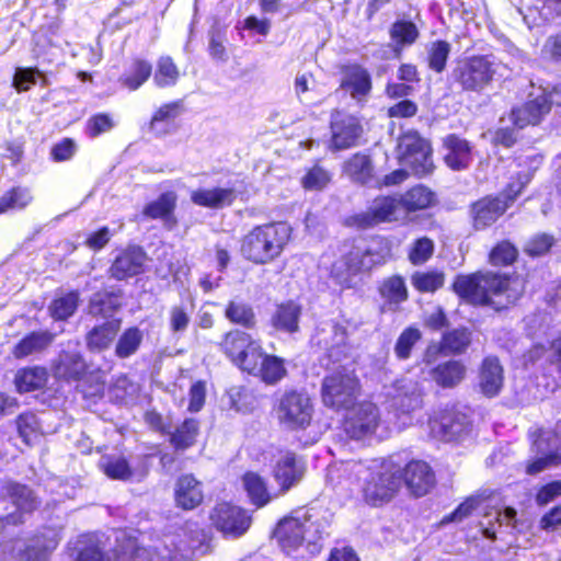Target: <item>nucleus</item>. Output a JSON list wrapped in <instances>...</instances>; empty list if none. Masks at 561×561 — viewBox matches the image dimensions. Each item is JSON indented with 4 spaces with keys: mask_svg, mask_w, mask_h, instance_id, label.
I'll return each instance as SVG.
<instances>
[{
    "mask_svg": "<svg viewBox=\"0 0 561 561\" xmlns=\"http://www.w3.org/2000/svg\"><path fill=\"white\" fill-rule=\"evenodd\" d=\"M379 294L385 301L382 309L386 306L391 309L404 302L408 299V288L403 277L392 275L383 279L379 286Z\"/></svg>",
    "mask_w": 561,
    "mask_h": 561,
    "instance_id": "c9c22d12",
    "label": "nucleus"
},
{
    "mask_svg": "<svg viewBox=\"0 0 561 561\" xmlns=\"http://www.w3.org/2000/svg\"><path fill=\"white\" fill-rule=\"evenodd\" d=\"M2 489L20 512L30 513L38 506L37 496L25 485L7 482Z\"/></svg>",
    "mask_w": 561,
    "mask_h": 561,
    "instance_id": "a19ab883",
    "label": "nucleus"
},
{
    "mask_svg": "<svg viewBox=\"0 0 561 561\" xmlns=\"http://www.w3.org/2000/svg\"><path fill=\"white\" fill-rule=\"evenodd\" d=\"M78 543L79 552L76 561H108L92 537L82 536Z\"/></svg>",
    "mask_w": 561,
    "mask_h": 561,
    "instance_id": "e2e57ef3",
    "label": "nucleus"
},
{
    "mask_svg": "<svg viewBox=\"0 0 561 561\" xmlns=\"http://www.w3.org/2000/svg\"><path fill=\"white\" fill-rule=\"evenodd\" d=\"M15 423L19 435L25 444L31 445L39 437L41 426L34 413L25 412L20 414Z\"/></svg>",
    "mask_w": 561,
    "mask_h": 561,
    "instance_id": "5fc2aeb1",
    "label": "nucleus"
},
{
    "mask_svg": "<svg viewBox=\"0 0 561 561\" xmlns=\"http://www.w3.org/2000/svg\"><path fill=\"white\" fill-rule=\"evenodd\" d=\"M470 343V333L466 329H456L443 337V346L450 352H462Z\"/></svg>",
    "mask_w": 561,
    "mask_h": 561,
    "instance_id": "69168bd1",
    "label": "nucleus"
},
{
    "mask_svg": "<svg viewBox=\"0 0 561 561\" xmlns=\"http://www.w3.org/2000/svg\"><path fill=\"white\" fill-rule=\"evenodd\" d=\"M144 340L142 331L137 327L126 329L117 340L115 354L119 358H128L140 347Z\"/></svg>",
    "mask_w": 561,
    "mask_h": 561,
    "instance_id": "de8ad7c7",
    "label": "nucleus"
},
{
    "mask_svg": "<svg viewBox=\"0 0 561 561\" xmlns=\"http://www.w3.org/2000/svg\"><path fill=\"white\" fill-rule=\"evenodd\" d=\"M554 239L552 236L541 233L533 237L525 245V252L531 256H540L546 254L553 245Z\"/></svg>",
    "mask_w": 561,
    "mask_h": 561,
    "instance_id": "774afa93",
    "label": "nucleus"
},
{
    "mask_svg": "<svg viewBox=\"0 0 561 561\" xmlns=\"http://www.w3.org/2000/svg\"><path fill=\"white\" fill-rule=\"evenodd\" d=\"M466 375V367L458 360H448L431 370L435 382L443 388L457 386Z\"/></svg>",
    "mask_w": 561,
    "mask_h": 561,
    "instance_id": "e433bc0d",
    "label": "nucleus"
},
{
    "mask_svg": "<svg viewBox=\"0 0 561 561\" xmlns=\"http://www.w3.org/2000/svg\"><path fill=\"white\" fill-rule=\"evenodd\" d=\"M445 274L439 271L415 272L411 277L413 287L421 293H433L443 287Z\"/></svg>",
    "mask_w": 561,
    "mask_h": 561,
    "instance_id": "603ef678",
    "label": "nucleus"
},
{
    "mask_svg": "<svg viewBox=\"0 0 561 561\" xmlns=\"http://www.w3.org/2000/svg\"><path fill=\"white\" fill-rule=\"evenodd\" d=\"M359 394V381L353 370L341 367L322 380L321 396L325 407L347 410Z\"/></svg>",
    "mask_w": 561,
    "mask_h": 561,
    "instance_id": "6e6552de",
    "label": "nucleus"
},
{
    "mask_svg": "<svg viewBox=\"0 0 561 561\" xmlns=\"http://www.w3.org/2000/svg\"><path fill=\"white\" fill-rule=\"evenodd\" d=\"M99 466L111 479L127 480L131 477V469L124 457L113 455L102 456Z\"/></svg>",
    "mask_w": 561,
    "mask_h": 561,
    "instance_id": "09e8293b",
    "label": "nucleus"
},
{
    "mask_svg": "<svg viewBox=\"0 0 561 561\" xmlns=\"http://www.w3.org/2000/svg\"><path fill=\"white\" fill-rule=\"evenodd\" d=\"M497 65L491 55H473L456 60L451 79L461 90L481 92L491 84Z\"/></svg>",
    "mask_w": 561,
    "mask_h": 561,
    "instance_id": "0eeeda50",
    "label": "nucleus"
},
{
    "mask_svg": "<svg viewBox=\"0 0 561 561\" xmlns=\"http://www.w3.org/2000/svg\"><path fill=\"white\" fill-rule=\"evenodd\" d=\"M224 352L231 360L245 371V362L253 354V359L260 355L261 345L250 334L236 330L226 334L221 344Z\"/></svg>",
    "mask_w": 561,
    "mask_h": 561,
    "instance_id": "f3484780",
    "label": "nucleus"
},
{
    "mask_svg": "<svg viewBox=\"0 0 561 561\" xmlns=\"http://www.w3.org/2000/svg\"><path fill=\"white\" fill-rule=\"evenodd\" d=\"M146 262V253L137 247L122 251L110 267L111 276L122 280L142 272Z\"/></svg>",
    "mask_w": 561,
    "mask_h": 561,
    "instance_id": "b1692460",
    "label": "nucleus"
},
{
    "mask_svg": "<svg viewBox=\"0 0 561 561\" xmlns=\"http://www.w3.org/2000/svg\"><path fill=\"white\" fill-rule=\"evenodd\" d=\"M183 113L181 101H173L161 105L152 115L150 130L158 135H165L171 130L175 119Z\"/></svg>",
    "mask_w": 561,
    "mask_h": 561,
    "instance_id": "f704fd0d",
    "label": "nucleus"
},
{
    "mask_svg": "<svg viewBox=\"0 0 561 561\" xmlns=\"http://www.w3.org/2000/svg\"><path fill=\"white\" fill-rule=\"evenodd\" d=\"M198 433V423L194 419L185 420L171 435V443L178 449L192 446Z\"/></svg>",
    "mask_w": 561,
    "mask_h": 561,
    "instance_id": "6e6d98bb",
    "label": "nucleus"
},
{
    "mask_svg": "<svg viewBox=\"0 0 561 561\" xmlns=\"http://www.w3.org/2000/svg\"><path fill=\"white\" fill-rule=\"evenodd\" d=\"M534 445L537 451L543 454L545 457H540L527 466L528 474L539 473L547 467L557 465L561 461V456L557 453H552V450L557 449L559 446L557 438L552 437V433L541 432Z\"/></svg>",
    "mask_w": 561,
    "mask_h": 561,
    "instance_id": "bb28decb",
    "label": "nucleus"
},
{
    "mask_svg": "<svg viewBox=\"0 0 561 561\" xmlns=\"http://www.w3.org/2000/svg\"><path fill=\"white\" fill-rule=\"evenodd\" d=\"M422 339V332L416 327L405 328L397 339L393 352L396 356L405 360L411 357L412 350Z\"/></svg>",
    "mask_w": 561,
    "mask_h": 561,
    "instance_id": "8fccbe9b",
    "label": "nucleus"
},
{
    "mask_svg": "<svg viewBox=\"0 0 561 561\" xmlns=\"http://www.w3.org/2000/svg\"><path fill=\"white\" fill-rule=\"evenodd\" d=\"M531 179L530 173L518 174L516 181L511 182L502 196L485 197L472 205L471 214L477 229H483L497 220L507 209Z\"/></svg>",
    "mask_w": 561,
    "mask_h": 561,
    "instance_id": "1a4fd4ad",
    "label": "nucleus"
},
{
    "mask_svg": "<svg viewBox=\"0 0 561 561\" xmlns=\"http://www.w3.org/2000/svg\"><path fill=\"white\" fill-rule=\"evenodd\" d=\"M176 199L178 197L174 192L163 193L145 207L144 215L151 219H161L168 228H173L176 224V219L173 216Z\"/></svg>",
    "mask_w": 561,
    "mask_h": 561,
    "instance_id": "2f4dec72",
    "label": "nucleus"
},
{
    "mask_svg": "<svg viewBox=\"0 0 561 561\" xmlns=\"http://www.w3.org/2000/svg\"><path fill=\"white\" fill-rule=\"evenodd\" d=\"M380 424V414L376 404L362 402L347 409L344 431L354 439H362L374 434Z\"/></svg>",
    "mask_w": 561,
    "mask_h": 561,
    "instance_id": "2eb2a0df",
    "label": "nucleus"
},
{
    "mask_svg": "<svg viewBox=\"0 0 561 561\" xmlns=\"http://www.w3.org/2000/svg\"><path fill=\"white\" fill-rule=\"evenodd\" d=\"M344 173L352 181L365 184L373 178V164L368 156L355 153L344 163Z\"/></svg>",
    "mask_w": 561,
    "mask_h": 561,
    "instance_id": "79ce46f5",
    "label": "nucleus"
},
{
    "mask_svg": "<svg viewBox=\"0 0 561 561\" xmlns=\"http://www.w3.org/2000/svg\"><path fill=\"white\" fill-rule=\"evenodd\" d=\"M424 390L421 382L411 376L394 380L386 391V408L398 430L412 423V413L423 405Z\"/></svg>",
    "mask_w": 561,
    "mask_h": 561,
    "instance_id": "423d86ee",
    "label": "nucleus"
},
{
    "mask_svg": "<svg viewBox=\"0 0 561 561\" xmlns=\"http://www.w3.org/2000/svg\"><path fill=\"white\" fill-rule=\"evenodd\" d=\"M87 365L78 351H62L54 365V375L60 379H79L85 371Z\"/></svg>",
    "mask_w": 561,
    "mask_h": 561,
    "instance_id": "473e14b6",
    "label": "nucleus"
},
{
    "mask_svg": "<svg viewBox=\"0 0 561 561\" xmlns=\"http://www.w3.org/2000/svg\"><path fill=\"white\" fill-rule=\"evenodd\" d=\"M340 89L348 93L356 102H363L371 91L369 72L358 65L344 67Z\"/></svg>",
    "mask_w": 561,
    "mask_h": 561,
    "instance_id": "4be33fe9",
    "label": "nucleus"
},
{
    "mask_svg": "<svg viewBox=\"0 0 561 561\" xmlns=\"http://www.w3.org/2000/svg\"><path fill=\"white\" fill-rule=\"evenodd\" d=\"M243 488L253 505L261 508L268 504L273 496L267 490L266 481L255 472H247L242 477Z\"/></svg>",
    "mask_w": 561,
    "mask_h": 561,
    "instance_id": "58836bf2",
    "label": "nucleus"
},
{
    "mask_svg": "<svg viewBox=\"0 0 561 561\" xmlns=\"http://www.w3.org/2000/svg\"><path fill=\"white\" fill-rule=\"evenodd\" d=\"M433 253V240L427 237H422L411 244L408 257L413 265H422L432 257Z\"/></svg>",
    "mask_w": 561,
    "mask_h": 561,
    "instance_id": "680f3d73",
    "label": "nucleus"
},
{
    "mask_svg": "<svg viewBox=\"0 0 561 561\" xmlns=\"http://www.w3.org/2000/svg\"><path fill=\"white\" fill-rule=\"evenodd\" d=\"M331 131V147L342 150L356 145L363 128L356 117L336 113L332 116Z\"/></svg>",
    "mask_w": 561,
    "mask_h": 561,
    "instance_id": "6ab92c4d",
    "label": "nucleus"
},
{
    "mask_svg": "<svg viewBox=\"0 0 561 561\" xmlns=\"http://www.w3.org/2000/svg\"><path fill=\"white\" fill-rule=\"evenodd\" d=\"M412 495L421 497L426 495L435 485V474L425 461L413 460L407 463L401 471V480Z\"/></svg>",
    "mask_w": 561,
    "mask_h": 561,
    "instance_id": "a211bd4d",
    "label": "nucleus"
},
{
    "mask_svg": "<svg viewBox=\"0 0 561 561\" xmlns=\"http://www.w3.org/2000/svg\"><path fill=\"white\" fill-rule=\"evenodd\" d=\"M331 181V174L320 165L311 168L302 178L301 183L306 190H322Z\"/></svg>",
    "mask_w": 561,
    "mask_h": 561,
    "instance_id": "0e129e2a",
    "label": "nucleus"
},
{
    "mask_svg": "<svg viewBox=\"0 0 561 561\" xmlns=\"http://www.w3.org/2000/svg\"><path fill=\"white\" fill-rule=\"evenodd\" d=\"M390 36L398 45H412L419 37V31L410 21H397L390 28Z\"/></svg>",
    "mask_w": 561,
    "mask_h": 561,
    "instance_id": "bf43d9fd",
    "label": "nucleus"
},
{
    "mask_svg": "<svg viewBox=\"0 0 561 561\" xmlns=\"http://www.w3.org/2000/svg\"><path fill=\"white\" fill-rule=\"evenodd\" d=\"M119 307L118 298L112 294L98 293L90 301V313L94 316H111Z\"/></svg>",
    "mask_w": 561,
    "mask_h": 561,
    "instance_id": "052dcab7",
    "label": "nucleus"
},
{
    "mask_svg": "<svg viewBox=\"0 0 561 561\" xmlns=\"http://www.w3.org/2000/svg\"><path fill=\"white\" fill-rule=\"evenodd\" d=\"M328 481L335 488L351 489L360 484L363 500L371 506L390 502L401 488V466L392 458L368 461H344L331 465Z\"/></svg>",
    "mask_w": 561,
    "mask_h": 561,
    "instance_id": "f257e3e1",
    "label": "nucleus"
},
{
    "mask_svg": "<svg viewBox=\"0 0 561 561\" xmlns=\"http://www.w3.org/2000/svg\"><path fill=\"white\" fill-rule=\"evenodd\" d=\"M324 534V525L319 520H312L306 512H297L285 517L275 530L276 539L287 553L300 547H305L310 554L319 553Z\"/></svg>",
    "mask_w": 561,
    "mask_h": 561,
    "instance_id": "39448f33",
    "label": "nucleus"
},
{
    "mask_svg": "<svg viewBox=\"0 0 561 561\" xmlns=\"http://www.w3.org/2000/svg\"><path fill=\"white\" fill-rule=\"evenodd\" d=\"M485 520L482 522L483 534L490 539H495L496 526L515 527L516 511L512 507H506L504 511H495L492 514L485 515Z\"/></svg>",
    "mask_w": 561,
    "mask_h": 561,
    "instance_id": "a18cd8bd",
    "label": "nucleus"
},
{
    "mask_svg": "<svg viewBox=\"0 0 561 561\" xmlns=\"http://www.w3.org/2000/svg\"><path fill=\"white\" fill-rule=\"evenodd\" d=\"M60 536L56 529H47L32 542L16 539L5 545L11 561H46L57 547Z\"/></svg>",
    "mask_w": 561,
    "mask_h": 561,
    "instance_id": "ddd939ff",
    "label": "nucleus"
},
{
    "mask_svg": "<svg viewBox=\"0 0 561 561\" xmlns=\"http://www.w3.org/2000/svg\"><path fill=\"white\" fill-rule=\"evenodd\" d=\"M121 328V320L114 319L94 327L87 334V346L92 352H101L110 347Z\"/></svg>",
    "mask_w": 561,
    "mask_h": 561,
    "instance_id": "72a5a7b5",
    "label": "nucleus"
},
{
    "mask_svg": "<svg viewBox=\"0 0 561 561\" xmlns=\"http://www.w3.org/2000/svg\"><path fill=\"white\" fill-rule=\"evenodd\" d=\"M151 65L141 59L135 60L129 69L121 77L119 81L130 91L140 88L151 76Z\"/></svg>",
    "mask_w": 561,
    "mask_h": 561,
    "instance_id": "c03bdc74",
    "label": "nucleus"
},
{
    "mask_svg": "<svg viewBox=\"0 0 561 561\" xmlns=\"http://www.w3.org/2000/svg\"><path fill=\"white\" fill-rule=\"evenodd\" d=\"M517 257L516 248L510 242L499 243L490 253V262L493 265H508Z\"/></svg>",
    "mask_w": 561,
    "mask_h": 561,
    "instance_id": "338daca9",
    "label": "nucleus"
},
{
    "mask_svg": "<svg viewBox=\"0 0 561 561\" xmlns=\"http://www.w3.org/2000/svg\"><path fill=\"white\" fill-rule=\"evenodd\" d=\"M78 301L79 295L73 291L56 298L49 307L51 317L57 320H65L69 318L76 311Z\"/></svg>",
    "mask_w": 561,
    "mask_h": 561,
    "instance_id": "13d9d810",
    "label": "nucleus"
},
{
    "mask_svg": "<svg viewBox=\"0 0 561 561\" xmlns=\"http://www.w3.org/2000/svg\"><path fill=\"white\" fill-rule=\"evenodd\" d=\"M204 499L202 483L192 474H184L179 478L175 486L176 505L183 510L197 507Z\"/></svg>",
    "mask_w": 561,
    "mask_h": 561,
    "instance_id": "cd10ccee",
    "label": "nucleus"
},
{
    "mask_svg": "<svg viewBox=\"0 0 561 561\" xmlns=\"http://www.w3.org/2000/svg\"><path fill=\"white\" fill-rule=\"evenodd\" d=\"M430 431L433 437L440 440H454L467 432L468 423L466 417L454 412H445L428 421Z\"/></svg>",
    "mask_w": 561,
    "mask_h": 561,
    "instance_id": "5701e85b",
    "label": "nucleus"
},
{
    "mask_svg": "<svg viewBox=\"0 0 561 561\" xmlns=\"http://www.w3.org/2000/svg\"><path fill=\"white\" fill-rule=\"evenodd\" d=\"M182 534L168 535L163 539L162 546H157L153 549L135 547L134 542L128 543L130 554L124 552L121 556V561H180L184 558V552L195 548L193 538L183 539Z\"/></svg>",
    "mask_w": 561,
    "mask_h": 561,
    "instance_id": "9b49d317",
    "label": "nucleus"
},
{
    "mask_svg": "<svg viewBox=\"0 0 561 561\" xmlns=\"http://www.w3.org/2000/svg\"><path fill=\"white\" fill-rule=\"evenodd\" d=\"M301 306L293 300L276 306L271 318L273 328L285 333H295L299 330Z\"/></svg>",
    "mask_w": 561,
    "mask_h": 561,
    "instance_id": "7c9ffc66",
    "label": "nucleus"
},
{
    "mask_svg": "<svg viewBox=\"0 0 561 561\" xmlns=\"http://www.w3.org/2000/svg\"><path fill=\"white\" fill-rule=\"evenodd\" d=\"M433 193L421 185L414 186L405 194L398 196L404 216L410 211L428 207L433 202Z\"/></svg>",
    "mask_w": 561,
    "mask_h": 561,
    "instance_id": "37998d69",
    "label": "nucleus"
},
{
    "mask_svg": "<svg viewBox=\"0 0 561 561\" xmlns=\"http://www.w3.org/2000/svg\"><path fill=\"white\" fill-rule=\"evenodd\" d=\"M515 282L493 273L460 275L454 282V290L474 305H490L495 310L507 308L520 296Z\"/></svg>",
    "mask_w": 561,
    "mask_h": 561,
    "instance_id": "f03ea898",
    "label": "nucleus"
},
{
    "mask_svg": "<svg viewBox=\"0 0 561 561\" xmlns=\"http://www.w3.org/2000/svg\"><path fill=\"white\" fill-rule=\"evenodd\" d=\"M390 255V247L382 240L359 242L332 264L331 276L341 286L350 288L356 275L385 264Z\"/></svg>",
    "mask_w": 561,
    "mask_h": 561,
    "instance_id": "7ed1b4c3",
    "label": "nucleus"
},
{
    "mask_svg": "<svg viewBox=\"0 0 561 561\" xmlns=\"http://www.w3.org/2000/svg\"><path fill=\"white\" fill-rule=\"evenodd\" d=\"M226 318L232 323L252 328L255 323V314L250 305L242 301H230L225 310Z\"/></svg>",
    "mask_w": 561,
    "mask_h": 561,
    "instance_id": "3c124183",
    "label": "nucleus"
},
{
    "mask_svg": "<svg viewBox=\"0 0 561 561\" xmlns=\"http://www.w3.org/2000/svg\"><path fill=\"white\" fill-rule=\"evenodd\" d=\"M419 146V151L413 156L401 159V164L409 167L411 171L419 175H425L433 170L432 149L428 141L422 138L416 131H408L399 139V148H411Z\"/></svg>",
    "mask_w": 561,
    "mask_h": 561,
    "instance_id": "dca6fc26",
    "label": "nucleus"
},
{
    "mask_svg": "<svg viewBox=\"0 0 561 561\" xmlns=\"http://www.w3.org/2000/svg\"><path fill=\"white\" fill-rule=\"evenodd\" d=\"M33 197L27 188L15 187L0 197V214L25 208Z\"/></svg>",
    "mask_w": 561,
    "mask_h": 561,
    "instance_id": "864d4df0",
    "label": "nucleus"
},
{
    "mask_svg": "<svg viewBox=\"0 0 561 561\" xmlns=\"http://www.w3.org/2000/svg\"><path fill=\"white\" fill-rule=\"evenodd\" d=\"M450 50V44L445 41H435L431 43L427 48L428 67L440 73L446 67Z\"/></svg>",
    "mask_w": 561,
    "mask_h": 561,
    "instance_id": "4d7b16f0",
    "label": "nucleus"
},
{
    "mask_svg": "<svg viewBox=\"0 0 561 561\" xmlns=\"http://www.w3.org/2000/svg\"><path fill=\"white\" fill-rule=\"evenodd\" d=\"M444 160L446 164L456 171L467 169L472 162V148L470 144L455 134L447 135L443 139Z\"/></svg>",
    "mask_w": 561,
    "mask_h": 561,
    "instance_id": "393cba45",
    "label": "nucleus"
},
{
    "mask_svg": "<svg viewBox=\"0 0 561 561\" xmlns=\"http://www.w3.org/2000/svg\"><path fill=\"white\" fill-rule=\"evenodd\" d=\"M503 367L493 356L486 357L480 368L479 386L488 397L496 396L503 386Z\"/></svg>",
    "mask_w": 561,
    "mask_h": 561,
    "instance_id": "c756f323",
    "label": "nucleus"
},
{
    "mask_svg": "<svg viewBox=\"0 0 561 561\" xmlns=\"http://www.w3.org/2000/svg\"><path fill=\"white\" fill-rule=\"evenodd\" d=\"M305 474V465L294 454L286 453L282 455L273 470L275 481L279 485L282 494L288 492L293 486L298 484Z\"/></svg>",
    "mask_w": 561,
    "mask_h": 561,
    "instance_id": "412c9836",
    "label": "nucleus"
},
{
    "mask_svg": "<svg viewBox=\"0 0 561 561\" xmlns=\"http://www.w3.org/2000/svg\"><path fill=\"white\" fill-rule=\"evenodd\" d=\"M209 518L217 530L232 538L244 535L252 523L245 510L227 502L218 503L210 512Z\"/></svg>",
    "mask_w": 561,
    "mask_h": 561,
    "instance_id": "4468645a",
    "label": "nucleus"
},
{
    "mask_svg": "<svg viewBox=\"0 0 561 561\" xmlns=\"http://www.w3.org/2000/svg\"><path fill=\"white\" fill-rule=\"evenodd\" d=\"M550 111L548 96L541 93L519 107L512 110L511 119L517 128L538 124Z\"/></svg>",
    "mask_w": 561,
    "mask_h": 561,
    "instance_id": "a878e982",
    "label": "nucleus"
},
{
    "mask_svg": "<svg viewBox=\"0 0 561 561\" xmlns=\"http://www.w3.org/2000/svg\"><path fill=\"white\" fill-rule=\"evenodd\" d=\"M404 218L402 207L397 196H380L359 214L347 219L350 226L360 229L370 228L382 222L398 221Z\"/></svg>",
    "mask_w": 561,
    "mask_h": 561,
    "instance_id": "f8f14e48",
    "label": "nucleus"
},
{
    "mask_svg": "<svg viewBox=\"0 0 561 561\" xmlns=\"http://www.w3.org/2000/svg\"><path fill=\"white\" fill-rule=\"evenodd\" d=\"M180 78V71L173 59L169 56H162L158 59L153 82L159 88H169L176 84Z\"/></svg>",
    "mask_w": 561,
    "mask_h": 561,
    "instance_id": "49530a36",
    "label": "nucleus"
},
{
    "mask_svg": "<svg viewBox=\"0 0 561 561\" xmlns=\"http://www.w3.org/2000/svg\"><path fill=\"white\" fill-rule=\"evenodd\" d=\"M48 380V373L44 367H26L19 369L14 383L19 392H30L42 389Z\"/></svg>",
    "mask_w": 561,
    "mask_h": 561,
    "instance_id": "4c0bfd02",
    "label": "nucleus"
},
{
    "mask_svg": "<svg viewBox=\"0 0 561 561\" xmlns=\"http://www.w3.org/2000/svg\"><path fill=\"white\" fill-rule=\"evenodd\" d=\"M274 410L280 426L289 431L306 430L313 416L311 398L305 391L284 392Z\"/></svg>",
    "mask_w": 561,
    "mask_h": 561,
    "instance_id": "9d476101",
    "label": "nucleus"
},
{
    "mask_svg": "<svg viewBox=\"0 0 561 561\" xmlns=\"http://www.w3.org/2000/svg\"><path fill=\"white\" fill-rule=\"evenodd\" d=\"M290 236L291 228L286 222L256 226L243 237L241 253L255 264H267L283 253Z\"/></svg>",
    "mask_w": 561,
    "mask_h": 561,
    "instance_id": "20e7f679",
    "label": "nucleus"
},
{
    "mask_svg": "<svg viewBox=\"0 0 561 561\" xmlns=\"http://www.w3.org/2000/svg\"><path fill=\"white\" fill-rule=\"evenodd\" d=\"M244 365L245 371L270 385L278 382L286 375L284 360L277 356L264 354L262 348L257 358L253 359L252 354Z\"/></svg>",
    "mask_w": 561,
    "mask_h": 561,
    "instance_id": "aec40b11",
    "label": "nucleus"
},
{
    "mask_svg": "<svg viewBox=\"0 0 561 561\" xmlns=\"http://www.w3.org/2000/svg\"><path fill=\"white\" fill-rule=\"evenodd\" d=\"M55 335L48 331L32 332L15 345L13 355L16 358H23L42 352L53 343Z\"/></svg>",
    "mask_w": 561,
    "mask_h": 561,
    "instance_id": "ea45409f",
    "label": "nucleus"
},
{
    "mask_svg": "<svg viewBox=\"0 0 561 561\" xmlns=\"http://www.w3.org/2000/svg\"><path fill=\"white\" fill-rule=\"evenodd\" d=\"M236 192L230 187L197 188L191 192V201L202 207L222 208L232 204Z\"/></svg>",
    "mask_w": 561,
    "mask_h": 561,
    "instance_id": "c85d7f7f",
    "label": "nucleus"
}]
</instances>
